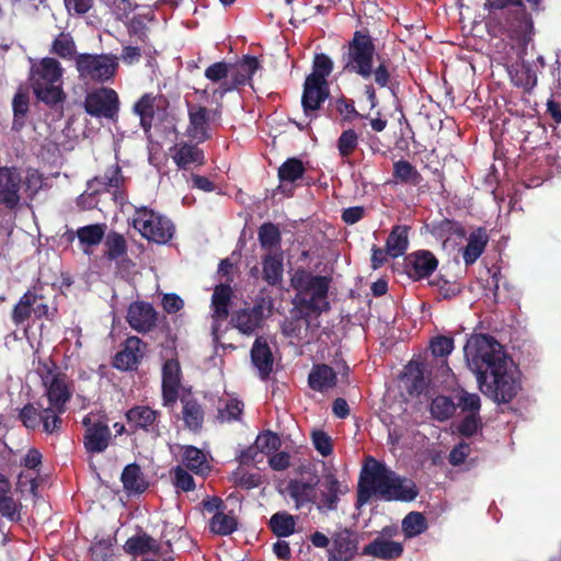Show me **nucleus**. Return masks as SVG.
I'll list each match as a JSON object with an SVG mask.
<instances>
[{
    "instance_id": "nucleus-1",
    "label": "nucleus",
    "mask_w": 561,
    "mask_h": 561,
    "mask_svg": "<svg viewBox=\"0 0 561 561\" xmlns=\"http://www.w3.org/2000/svg\"><path fill=\"white\" fill-rule=\"evenodd\" d=\"M468 368L480 391L497 403L512 401L520 389V375L503 346L492 336L473 334L463 347Z\"/></svg>"
},
{
    "instance_id": "nucleus-2",
    "label": "nucleus",
    "mask_w": 561,
    "mask_h": 561,
    "mask_svg": "<svg viewBox=\"0 0 561 561\" xmlns=\"http://www.w3.org/2000/svg\"><path fill=\"white\" fill-rule=\"evenodd\" d=\"M417 494V488L412 480L398 476L385 463L369 458L360 473L357 506L365 505L371 497L411 502Z\"/></svg>"
},
{
    "instance_id": "nucleus-3",
    "label": "nucleus",
    "mask_w": 561,
    "mask_h": 561,
    "mask_svg": "<svg viewBox=\"0 0 561 561\" xmlns=\"http://www.w3.org/2000/svg\"><path fill=\"white\" fill-rule=\"evenodd\" d=\"M390 60L376 54V47L371 36L362 31H356L348 44L345 69L358 75L364 80L370 78L380 88L389 85L391 69Z\"/></svg>"
},
{
    "instance_id": "nucleus-4",
    "label": "nucleus",
    "mask_w": 561,
    "mask_h": 561,
    "mask_svg": "<svg viewBox=\"0 0 561 561\" xmlns=\"http://www.w3.org/2000/svg\"><path fill=\"white\" fill-rule=\"evenodd\" d=\"M28 81L36 99L49 107L66 101L64 72L61 64L51 57L31 59Z\"/></svg>"
},
{
    "instance_id": "nucleus-5",
    "label": "nucleus",
    "mask_w": 561,
    "mask_h": 561,
    "mask_svg": "<svg viewBox=\"0 0 561 561\" xmlns=\"http://www.w3.org/2000/svg\"><path fill=\"white\" fill-rule=\"evenodd\" d=\"M294 285L299 291L302 305L313 312H322L329 308L327 299L329 283L327 277L313 276L309 273H296Z\"/></svg>"
},
{
    "instance_id": "nucleus-6",
    "label": "nucleus",
    "mask_w": 561,
    "mask_h": 561,
    "mask_svg": "<svg viewBox=\"0 0 561 561\" xmlns=\"http://www.w3.org/2000/svg\"><path fill=\"white\" fill-rule=\"evenodd\" d=\"M133 225L144 238L159 244H165L174 232L170 219L146 207L136 210Z\"/></svg>"
},
{
    "instance_id": "nucleus-7",
    "label": "nucleus",
    "mask_w": 561,
    "mask_h": 561,
    "mask_svg": "<svg viewBox=\"0 0 561 561\" xmlns=\"http://www.w3.org/2000/svg\"><path fill=\"white\" fill-rule=\"evenodd\" d=\"M117 67L118 58L113 55L79 54L76 56L77 71L84 80L108 81L114 77Z\"/></svg>"
},
{
    "instance_id": "nucleus-8",
    "label": "nucleus",
    "mask_w": 561,
    "mask_h": 561,
    "mask_svg": "<svg viewBox=\"0 0 561 561\" xmlns=\"http://www.w3.org/2000/svg\"><path fill=\"white\" fill-rule=\"evenodd\" d=\"M82 424L85 427L84 447L88 453H103L111 439V431L103 414L91 412L87 414Z\"/></svg>"
},
{
    "instance_id": "nucleus-9",
    "label": "nucleus",
    "mask_w": 561,
    "mask_h": 561,
    "mask_svg": "<svg viewBox=\"0 0 561 561\" xmlns=\"http://www.w3.org/2000/svg\"><path fill=\"white\" fill-rule=\"evenodd\" d=\"M48 409L59 416L66 411V403L72 396V383L65 374H50L44 378Z\"/></svg>"
},
{
    "instance_id": "nucleus-10",
    "label": "nucleus",
    "mask_w": 561,
    "mask_h": 561,
    "mask_svg": "<svg viewBox=\"0 0 561 561\" xmlns=\"http://www.w3.org/2000/svg\"><path fill=\"white\" fill-rule=\"evenodd\" d=\"M399 533L398 526H386L379 535L365 546L363 553L382 560L398 559L403 554V543L392 540Z\"/></svg>"
},
{
    "instance_id": "nucleus-11",
    "label": "nucleus",
    "mask_w": 561,
    "mask_h": 561,
    "mask_svg": "<svg viewBox=\"0 0 561 561\" xmlns=\"http://www.w3.org/2000/svg\"><path fill=\"white\" fill-rule=\"evenodd\" d=\"M168 100L162 94L146 93L134 105V113L139 117L140 125L147 133L156 121L165 116Z\"/></svg>"
},
{
    "instance_id": "nucleus-12",
    "label": "nucleus",
    "mask_w": 561,
    "mask_h": 561,
    "mask_svg": "<svg viewBox=\"0 0 561 561\" xmlns=\"http://www.w3.org/2000/svg\"><path fill=\"white\" fill-rule=\"evenodd\" d=\"M119 107L118 95L113 89L101 88L87 95L84 108L95 117L114 118Z\"/></svg>"
},
{
    "instance_id": "nucleus-13",
    "label": "nucleus",
    "mask_w": 561,
    "mask_h": 561,
    "mask_svg": "<svg viewBox=\"0 0 561 561\" xmlns=\"http://www.w3.org/2000/svg\"><path fill=\"white\" fill-rule=\"evenodd\" d=\"M260 68L257 58L252 56L243 57L238 64L230 65L231 81H224L217 89L213 90V96L221 99L227 92L234 90L237 87L245 84Z\"/></svg>"
},
{
    "instance_id": "nucleus-14",
    "label": "nucleus",
    "mask_w": 561,
    "mask_h": 561,
    "mask_svg": "<svg viewBox=\"0 0 561 561\" xmlns=\"http://www.w3.org/2000/svg\"><path fill=\"white\" fill-rule=\"evenodd\" d=\"M318 482L314 491V506L317 510L327 514L337 508L340 495L343 494L341 483L332 473L325 474L322 480H314Z\"/></svg>"
},
{
    "instance_id": "nucleus-15",
    "label": "nucleus",
    "mask_w": 561,
    "mask_h": 561,
    "mask_svg": "<svg viewBox=\"0 0 561 561\" xmlns=\"http://www.w3.org/2000/svg\"><path fill=\"white\" fill-rule=\"evenodd\" d=\"M22 178L13 168H0V205L14 209L21 201Z\"/></svg>"
},
{
    "instance_id": "nucleus-16",
    "label": "nucleus",
    "mask_w": 561,
    "mask_h": 561,
    "mask_svg": "<svg viewBox=\"0 0 561 561\" xmlns=\"http://www.w3.org/2000/svg\"><path fill=\"white\" fill-rule=\"evenodd\" d=\"M20 419L27 428H37L41 425L45 433L51 434L60 427L61 420L55 415L48 408L42 407L38 411L35 407L25 405L20 412Z\"/></svg>"
},
{
    "instance_id": "nucleus-17",
    "label": "nucleus",
    "mask_w": 561,
    "mask_h": 561,
    "mask_svg": "<svg viewBox=\"0 0 561 561\" xmlns=\"http://www.w3.org/2000/svg\"><path fill=\"white\" fill-rule=\"evenodd\" d=\"M357 552V541L354 534L347 528L336 530L332 536V543L328 550V561H348Z\"/></svg>"
},
{
    "instance_id": "nucleus-18",
    "label": "nucleus",
    "mask_w": 561,
    "mask_h": 561,
    "mask_svg": "<svg viewBox=\"0 0 561 561\" xmlns=\"http://www.w3.org/2000/svg\"><path fill=\"white\" fill-rule=\"evenodd\" d=\"M126 319L135 331L146 333L156 327L157 312L150 304L136 301L130 304Z\"/></svg>"
},
{
    "instance_id": "nucleus-19",
    "label": "nucleus",
    "mask_w": 561,
    "mask_h": 561,
    "mask_svg": "<svg viewBox=\"0 0 561 561\" xmlns=\"http://www.w3.org/2000/svg\"><path fill=\"white\" fill-rule=\"evenodd\" d=\"M328 96V83L314 81L313 78H306L301 99L305 115L311 119Z\"/></svg>"
},
{
    "instance_id": "nucleus-20",
    "label": "nucleus",
    "mask_w": 561,
    "mask_h": 561,
    "mask_svg": "<svg viewBox=\"0 0 561 561\" xmlns=\"http://www.w3.org/2000/svg\"><path fill=\"white\" fill-rule=\"evenodd\" d=\"M128 425L134 430H142L154 435L159 434V413L146 405H137L126 412Z\"/></svg>"
},
{
    "instance_id": "nucleus-21",
    "label": "nucleus",
    "mask_w": 561,
    "mask_h": 561,
    "mask_svg": "<svg viewBox=\"0 0 561 561\" xmlns=\"http://www.w3.org/2000/svg\"><path fill=\"white\" fill-rule=\"evenodd\" d=\"M210 113L204 106L188 105L190 125L187 127V135L192 139L203 142L209 138Z\"/></svg>"
},
{
    "instance_id": "nucleus-22",
    "label": "nucleus",
    "mask_w": 561,
    "mask_h": 561,
    "mask_svg": "<svg viewBox=\"0 0 561 561\" xmlns=\"http://www.w3.org/2000/svg\"><path fill=\"white\" fill-rule=\"evenodd\" d=\"M180 365L176 360H167L162 368V397L167 407L174 404L178 400L180 381Z\"/></svg>"
},
{
    "instance_id": "nucleus-23",
    "label": "nucleus",
    "mask_w": 561,
    "mask_h": 561,
    "mask_svg": "<svg viewBox=\"0 0 561 561\" xmlns=\"http://www.w3.org/2000/svg\"><path fill=\"white\" fill-rule=\"evenodd\" d=\"M145 354V344L137 336L128 337L123 350L115 355L114 366L122 370L133 369Z\"/></svg>"
},
{
    "instance_id": "nucleus-24",
    "label": "nucleus",
    "mask_w": 561,
    "mask_h": 561,
    "mask_svg": "<svg viewBox=\"0 0 561 561\" xmlns=\"http://www.w3.org/2000/svg\"><path fill=\"white\" fill-rule=\"evenodd\" d=\"M124 176L121 168L115 164L108 168L103 175L95 176L88 182V191L90 194H99L101 192H112L117 198V192L124 183Z\"/></svg>"
},
{
    "instance_id": "nucleus-25",
    "label": "nucleus",
    "mask_w": 561,
    "mask_h": 561,
    "mask_svg": "<svg viewBox=\"0 0 561 561\" xmlns=\"http://www.w3.org/2000/svg\"><path fill=\"white\" fill-rule=\"evenodd\" d=\"M318 482L314 480L305 481L302 479H295L288 483V494L294 501L297 510H310L314 505V491Z\"/></svg>"
},
{
    "instance_id": "nucleus-26",
    "label": "nucleus",
    "mask_w": 561,
    "mask_h": 561,
    "mask_svg": "<svg viewBox=\"0 0 561 561\" xmlns=\"http://www.w3.org/2000/svg\"><path fill=\"white\" fill-rule=\"evenodd\" d=\"M436 257L427 251L415 252L408 257V274L414 279L430 276L437 268Z\"/></svg>"
},
{
    "instance_id": "nucleus-27",
    "label": "nucleus",
    "mask_w": 561,
    "mask_h": 561,
    "mask_svg": "<svg viewBox=\"0 0 561 561\" xmlns=\"http://www.w3.org/2000/svg\"><path fill=\"white\" fill-rule=\"evenodd\" d=\"M263 311L264 307L262 305H255L250 309L239 310L232 316L231 322L239 332L251 335L261 325Z\"/></svg>"
},
{
    "instance_id": "nucleus-28",
    "label": "nucleus",
    "mask_w": 561,
    "mask_h": 561,
    "mask_svg": "<svg viewBox=\"0 0 561 561\" xmlns=\"http://www.w3.org/2000/svg\"><path fill=\"white\" fill-rule=\"evenodd\" d=\"M22 505L13 497L9 479L0 473V514L11 522L21 518Z\"/></svg>"
},
{
    "instance_id": "nucleus-29",
    "label": "nucleus",
    "mask_w": 561,
    "mask_h": 561,
    "mask_svg": "<svg viewBox=\"0 0 561 561\" xmlns=\"http://www.w3.org/2000/svg\"><path fill=\"white\" fill-rule=\"evenodd\" d=\"M232 290L229 285L220 284L215 287L211 307H213V334L217 335L219 330V321L228 317V306Z\"/></svg>"
},
{
    "instance_id": "nucleus-30",
    "label": "nucleus",
    "mask_w": 561,
    "mask_h": 561,
    "mask_svg": "<svg viewBox=\"0 0 561 561\" xmlns=\"http://www.w3.org/2000/svg\"><path fill=\"white\" fill-rule=\"evenodd\" d=\"M251 360L253 366L257 369L261 378H266L274 364L272 351L263 337H257L251 350Z\"/></svg>"
},
{
    "instance_id": "nucleus-31",
    "label": "nucleus",
    "mask_w": 561,
    "mask_h": 561,
    "mask_svg": "<svg viewBox=\"0 0 561 561\" xmlns=\"http://www.w3.org/2000/svg\"><path fill=\"white\" fill-rule=\"evenodd\" d=\"M489 236L483 228L474 229L468 237L467 245L462 250L466 265H472L482 255L488 244Z\"/></svg>"
},
{
    "instance_id": "nucleus-32",
    "label": "nucleus",
    "mask_w": 561,
    "mask_h": 561,
    "mask_svg": "<svg viewBox=\"0 0 561 561\" xmlns=\"http://www.w3.org/2000/svg\"><path fill=\"white\" fill-rule=\"evenodd\" d=\"M172 158L176 165L183 169L204 163L203 151L196 146L188 144H176L172 148Z\"/></svg>"
},
{
    "instance_id": "nucleus-33",
    "label": "nucleus",
    "mask_w": 561,
    "mask_h": 561,
    "mask_svg": "<svg viewBox=\"0 0 561 561\" xmlns=\"http://www.w3.org/2000/svg\"><path fill=\"white\" fill-rule=\"evenodd\" d=\"M309 386L316 391H327L336 383L335 371L328 365H316L309 374Z\"/></svg>"
},
{
    "instance_id": "nucleus-34",
    "label": "nucleus",
    "mask_w": 561,
    "mask_h": 561,
    "mask_svg": "<svg viewBox=\"0 0 561 561\" xmlns=\"http://www.w3.org/2000/svg\"><path fill=\"white\" fill-rule=\"evenodd\" d=\"M182 463L196 474L205 476L210 466L206 455L194 446H185L182 455Z\"/></svg>"
},
{
    "instance_id": "nucleus-35",
    "label": "nucleus",
    "mask_w": 561,
    "mask_h": 561,
    "mask_svg": "<svg viewBox=\"0 0 561 561\" xmlns=\"http://www.w3.org/2000/svg\"><path fill=\"white\" fill-rule=\"evenodd\" d=\"M106 226L104 224L88 225L77 230V237L83 248L84 253H89V248L101 243L105 237Z\"/></svg>"
},
{
    "instance_id": "nucleus-36",
    "label": "nucleus",
    "mask_w": 561,
    "mask_h": 561,
    "mask_svg": "<svg viewBox=\"0 0 561 561\" xmlns=\"http://www.w3.org/2000/svg\"><path fill=\"white\" fill-rule=\"evenodd\" d=\"M263 277L270 285H276L283 277V253L277 251L263 259Z\"/></svg>"
},
{
    "instance_id": "nucleus-37",
    "label": "nucleus",
    "mask_w": 561,
    "mask_h": 561,
    "mask_svg": "<svg viewBox=\"0 0 561 561\" xmlns=\"http://www.w3.org/2000/svg\"><path fill=\"white\" fill-rule=\"evenodd\" d=\"M159 546L157 541L146 534L130 537L124 545V550L129 554L157 553Z\"/></svg>"
},
{
    "instance_id": "nucleus-38",
    "label": "nucleus",
    "mask_w": 561,
    "mask_h": 561,
    "mask_svg": "<svg viewBox=\"0 0 561 561\" xmlns=\"http://www.w3.org/2000/svg\"><path fill=\"white\" fill-rule=\"evenodd\" d=\"M407 248L408 228L405 226H394L386 242L388 254L392 257H398L404 253Z\"/></svg>"
},
{
    "instance_id": "nucleus-39",
    "label": "nucleus",
    "mask_w": 561,
    "mask_h": 561,
    "mask_svg": "<svg viewBox=\"0 0 561 561\" xmlns=\"http://www.w3.org/2000/svg\"><path fill=\"white\" fill-rule=\"evenodd\" d=\"M218 417L221 421H239L243 412V402L236 397L222 398L219 401Z\"/></svg>"
},
{
    "instance_id": "nucleus-40",
    "label": "nucleus",
    "mask_w": 561,
    "mask_h": 561,
    "mask_svg": "<svg viewBox=\"0 0 561 561\" xmlns=\"http://www.w3.org/2000/svg\"><path fill=\"white\" fill-rule=\"evenodd\" d=\"M296 520L286 512L275 513L270 519V527L277 537H288L295 531Z\"/></svg>"
},
{
    "instance_id": "nucleus-41",
    "label": "nucleus",
    "mask_w": 561,
    "mask_h": 561,
    "mask_svg": "<svg viewBox=\"0 0 561 561\" xmlns=\"http://www.w3.org/2000/svg\"><path fill=\"white\" fill-rule=\"evenodd\" d=\"M124 488L130 492H142L147 484L137 465H128L122 473Z\"/></svg>"
},
{
    "instance_id": "nucleus-42",
    "label": "nucleus",
    "mask_w": 561,
    "mask_h": 561,
    "mask_svg": "<svg viewBox=\"0 0 561 561\" xmlns=\"http://www.w3.org/2000/svg\"><path fill=\"white\" fill-rule=\"evenodd\" d=\"M426 529L427 522L419 512H411L402 519V531L408 539L423 534Z\"/></svg>"
},
{
    "instance_id": "nucleus-43",
    "label": "nucleus",
    "mask_w": 561,
    "mask_h": 561,
    "mask_svg": "<svg viewBox=\"0 0 561 561\" xmlns=\"http://www.w3.org/2000/svg\"><path fill=\"white\" fill-rule=\"evenodd\" d=\"M209 528L216 535L228 536L237 529V520L230 514L217 512L209 522Z\"/></svg>"
},
{
    "instance_id": "nucleus-44",
    "label": "nucleus",
    "mask_w": 561,
    "mask_h": 561,
    "mask_svg": "<svg viewBox=\"0 0 561 561\" xmlns=\"http://www.w3.org/2000/svg\"><path fill=\"white\" fill-rule=\"evenodd\" d=\"M393 176L397 182L416 185L421 175L417 170L408 161L399 160L393 164Z\"/></svg>"
},
{
    "instance_id": "nucleus-45",
    "label": "nucleus",
    "mask_w": 561,
    "mask_h": 561,
    "mask_svg": "<svg viewBox=\"0 0 561 561\" xmlns=\"http://www.w3.org/2000/svg\"><path fill=\"white\" fill-rule=\"evenodd\" d=\"M36 302V294L26 291L15 305L12 319L15 324H21L33 313V306Z\"/></svg>"
},
{
    "instance_id": "nucleus-46",
    "label": "nucleus",
    "mask_w": 561,
    "mask_h": 561,
    "mask_svg": "<svg viewBox=\"0 0 561 561\" xmlns=\"http://www.w3.org/2000/svg\"><path fill=\"white\" fill-rule=\"evenodd\" d=\"M456 403L446 396H438L433 399L431 404V413L438 421L448 420L456 412Z\"/></svg>"
},
{
    "instance_id": "nucleus-47",
    "label": "nucleus",
    "mask_w": 561,
    "mask_h": 561,
    "mask_svg": "<svg viewBox=\"0 0 561 561\" xmlns=\"http://www.w3.org/2000/svg\"><path fill=\"white\" fill-rule=\"evenodd\" d=\"M183 420L185 425L196 431L202 426L204 414L201 405L196 401L187 400L183 401Z\"/></svg>"
},
{
    "instance_id": "nucleus-48",
    "label": "nucleus",
    "mask_w": 561,
    "mask_h": 561,
    "mask_svg": "<svg viewBox=\"0 0 561 561\" xmlns=\"http://www.w3.org/2000/svg\"><path fill=\"white\" fill-rule=\"evenodd\" d=\"M259 240L263 249L270 251L277 249L280 243L279 229L274 224H263L259 229Z\"/></svg>"
},
{
    "instance_id": "nucleus-49",
    "label": "nucleus",
    "mask_w": 561,
    "mask_h": 561,
    "mask_svg": "<svg viewBox=\"0 0 561 561\" xmlns=\"http://www.w3.org/2000/svg\"><path fill=\"white\" fill-rule=\"evenodd\" d=\"M305 172L302 162L299 159H287L278 169V176L282 182H295Z\"/></svg>"
},
{
    "instance_id": "nucleus-50",
    "label": "nucleus",
    "mask_w": 561,
    "mask_h": 561,
    "mask_svg": "<svg viewBox=\"0 0 561 561\" xmlns=\"http://www.w3.org/2000/svg\"><path fill=\"white\" fill-rule=\"evenodd\" d=\"M333 69L332 60L324 54H319L313 60V71L307 78H313L314 81L328 83L327 78Z\"/></svg>"
},
{
    "instance_id": "nucleus-51",
    "label": "nucleus",
    "mask_w": 561,
    "mask_h": 561,
    "mask_svg": "<svg viewBox=\"0 0 561 561\" xmlns=\"http://www.w3.org/2000/svg\"><path fill=\"white\" fill-rule=\"evenodd\" d=\"M114 539L105 538L95 541L90 552L94 561H113L114 560Z\"/></svg>"
},
{
    "instance_id": "nucleus-52",
    "label": "nucleus",
    "mask_w": 561,
    "mask_h": 561,
    "mask_svg": "<svg viewBox=\"0 0 561 561\" xmlns=\"http://www.w3.org/2000/svg\"><path fill=\"white\" fill-rule=\"evenodd\" d=\"M53 51L64 59H76V44L69 34L61 33L53 43Z\"/></svg>"
},
{
    "instance_id": "nucleus-53",
    "label": "nucleus",
    "mask_w": 561,
    "mask_h": 561,
    "mask_svg": "<svg viewBox=\"0 0 561 561\" xmlns=\"http://www.w3.org/2000/svg\"><path fill=\"white\" fill-rule=\"evenodd\" d=\"M104 244L106 248L105 254L110 260H116L126 253V241L119 233H108Z\"/></svg>"
},
{
    "instance_id": "nucleus-54",
    "label": "nucleus",
    "mask_w": 561,
    "mask_h": 561,
    "mask_svg": "<svg viewBox=\"0 0 561 561\" xmlns=\"http://www.w3.org/2000/svg\"><path fill=\"white\" fill-rule=\"evenodd\" d=\"M358 145V135L354 129L344 130L337 139V150L342 158H347L353 153Z\"/></svg>"
},
{
    "instance_id": "nucleus-55",
    "label": "nucleus",
    "mask_w": 561,
    "mask_h": 561,
    "mask_svg": "<svg viewBox=\"0 0 561 561\" xmlns=\"http://www.w3.org/2000/svg\"><path fill=\"white\" fill-rule=\"evenodd\" d=\"M22 183L27 197L33 198L43 187L44 179L37 170L28 169Z\"/></svg>"
},
{
    "instance_id": "nucleus-56",
    "label": "nucleus",
    "mask_w": 561,
    "mask_h": 561,
    "mask_svg": "<svg viewBox=\"0 0 561 561\" xmlns=\"http://www.w3.org/2000/svg\"><path fill=\"white\" fill-rule=\"evenodd\" d=\"M280 440L278 436L272 432L260 434L254 443V447L262 454H271L279 447Z\"/></svg>"
},
{
    "instance_id": "nucleus-57",
    "label": "nucleus",
    "mask_w": 561,
    "mask_h": 561,
    "mask_svg": "<svg viewBox=\"0 0 561 561\" xmlns=\"http://www.w3.org/2000/svg\"><path fill=\"white\" fill-rule=\"evenodd\" d=\"M13 112H14V127L20 128L23 125V118L28 111V96L19 92L14 95L13 102Z\"/></svg>"
},
{
    "instance_id": "nucleus-58",
    "label": "nucleus",
    "mask_w": 561,
    "mask_h": 561,
    "mask_svg": "<svg viewBox=\"0 0 561 561\" xmlns=\"http://www.w3.org/2000/svg\"><path fill=\"white\" fill-rule=\"evenodd\" d=\"M205 77L213 82L228 81V77H230V65L219 61L210 65L205 70Z\"/></svg>"
},
{
    "instance_id": "nucleus-59",
    "label": "nucleus",
    "mask_w": 561,
    "mask_h": 561,
    "mask_svg": "<svg viewBox=\"0 0 561 561\" xmlns=\"http://www.w3.org/2000/svg\"><path fill=\"white\" fill-rule=\"evenodd\" d=\"M431 350L434 356L445 357L454 350V340L448 336H436L431 342Z\"/></svg>"
},
{
    "instance_id": "nucleus-60",
    "label": "nucleus",
    "mask_w": 561,
    "mask_h": 561,
    "mask_svg": "<svg viewBox=\"0 0 561 561\" xmlns=\"http://www.w3.org/2000/svg\"><path fill=\"white\" fill-rule=\"evenodd\" d=\"M458 405L470 414H478L480 410V397L477 393L462 391L458 398Z\"/></svg>"
},
{
    "instance_id": "nucleus-61",
    "label": "nucleus",
    "mask_w": 561,
    "mask_h": 561,
    "mask_svg": "<svg viewBox=\"0 0 561 561\" xmlns=\"http://www.w3.org/2000/svg\"><path fill=\"white\" fill-rule=\"evenodd\" d=\"M460 230V227L456 222L446 219L432 227V233L444 241H447L453 232Z\"/></svg>"
},
{
    "instance_id": "nucleus-62",
    "label": "nucleus",
    "mask_w": 561,
    "mask_h": 561,
    "mask_svg": "<svg viewBox=\"0 0 561 561\" xmlns=\"http://www.w3.org/2000/svg\"><path fill=\"white\" fill-rule=\"evenodd\" d=\"M174 484L182 491H192L195 488L193 477L181 466L174 469Z\"/></svg>"
},
{
    "instance_id": "nucleus-63",
    "label": "nucleus",
    "mask_w": 561,
    "mask_h": 561,
    "mask_svg": "<svg viewBox=\"0 0 561 561\" xmlns=\"http://www.w3.org/2000/svg\"><path fill=\"white\" fill-rule=\"evenodd\" d=\"M336 110L342 115L343 121L345 122H352L353 119L357 117H364L362 114H359L355 106L354 102L345 99H340L336 102Z\"/></svg>"
},
{
    "instance_id": "nucleus-64",
    "label": "nucleus",
    "mask_w": 561,
    "mask_h": 561,
    "mask_svg": "<svg viewBox=\"0 0 561 561\" xmlns=\"http://www.w3.org/2000/svg\"><path fill=\"white\" fill-rule=\"evenodd\" d=\"M312 442L314 448L324 457L332 453L331 438L321 431L313 432Z\"/></svg>"
}]
</instances>
